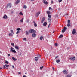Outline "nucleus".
<instances>
[{
    "label": "nucleus",
    "mask_w": 77,
    "mask_h": 77,
    "mask_svg": "<svg viewBox=\"0 0 77 77\" xmlns=\"http://www.w3.org/2000/svg\"><path fill=\"white\" fill-rule=\"evenodd\" d=\"M29 32L30 33H36V31L33 29H31L29 30Z\"/></svg>",
    "instance_id": "nucleus-1"
},
{
    "label": "nucleus",
    "mask_w": 77,
    "mask_h": 77,
    "mask_svg": "<svg viewBox=\"0 0 77 77\" xmlns=\"http://www.w3.org/2000/svg\"><path fill=\"white\" fill-rule=\"evenodd\" d=\"M10 49H11V50H10L11 52L12 51V52L14 53H16V51H15V49H14V48H13L12 47H11L10 48Z\"/></svg>",
    "instance_id": "nucleus-2"
},
{
    "label": "nucleus",
    "mask_w": 77,
    "mask_h": 77,
    "mask_svg": "<svg viewBox=\"0 0 77 77\" xmlns=\"http://www.w3.org/2000/svg\"><path fill=\"white\" fill-rule=\"evenodd\" d=\"M11 7H12V4L9 3L7 4V7L8 8H11Z\"/></svg>",
    "instance_id": "nucleus-3"
},
{
    "label": "nucleus",
    "mask_w": 77,
    "mask_h": 77,
    "mask_svg": "<svg viewBox=\"0 0 77 77\" xmlns=\"http://www.w3.org/2000/svg\"><path fill=\"white\" fill-rule=\"evenodd\" d=\"M67 28L66 27H64V29L62 30V32L63 33H65L66 30H67Z\"/></svg>",
    "instance_id": "nucleus-4"
},
{
    "label": "nucleus",
    "mask_w": 77,
    "mask_h": 77,
    "mask_svg": "<svg viewBox=\"0 0 77 77\" xmlns=\"http://www.w3.org/2000/svg\"><path fill=\"white\" fill-rule=\"evenodd\" d=\"M75 33H76V30H75V29H74L72 31V34H73V35H74Z\"/></svg>",
    "instance_id": "nucleus-5"
},
{
    "label": "nucleus",
    "mask_w": 77,
    "mask_h": 77,
    "mask_svg": "<svg viewBox=\"0 0 77 77\" xmlns=\"http://www.w3.org/2000/svg\"><path fill=\"white\" fill-rule=\"evenodd\" d=\"M40 13H41V12L40 11H39L38 12H37L35 14L36 16L38 17L39 15V14H40Z\"/></svg>",
    "instance_id": "nucleus-6"
},
{
    "label": "nucleus",
    "mask_w": 77,
    "mask_h": 77,
    "mask_svg": "<svg viewBox=\"0 0 77 77\" xmlns=\"http://www.w3.org/2000/svg\"><path fill=\"white\" fill-rule=\"evenodd\" d=\"M63 72L64 74H68V72L66 70H63Z\"/></svg>",
    "instance_id": "nucleus-7"
},
{
    "label": "nucleus",
    "mask_w": 77,
    "mask_h": 77,
    "mask_svg": "<svg viewBox=\"0 0 77 77\" xmlns=\"http://www.w3.org/2000/svg\"><path fill=\"white\" fill-rule=\"evenodd\" d=\"M70 59H71V60H74L75 59V57H70Z\"/></svg>",
    "instance_id": "nucleus-8"
},
{
    "label": "nucleus",
    "mask_w": 77,
    "mask_h": 77,
    "mask_svg": "<svg viewBox=\"0 0 77 77\" xmlns=\"http://www.w3.org/2000/svg\"><path fill=\"white\" fill-rule=\"evenodd\" d=\"M43 2L45 4V5H47L48 4V2L47 1L45 2V0H43Z\"/></svg>",
    "instance_id": "nucleus-9"
},
{
    "label": "nucleus",
    "mask_w": 77,
    "mask_h": 77,
    "mask_svg": "<svg viewBox=\"0 0 77 77\" xmlns=\"http://www.w3.org/2000/svg\"><path fill=\"white\" fill-rule=\"evenodd\" d=\"M32 37L35 38V37H36V35L35 33H34L32 34Z\"/></svg>",
    "instance_id": "nucleus-10"
},
{
    "label": "nucleus",
    "mask_w": 77,
    "mask_h": 77,
    "mask_svg": "<svg viewBox=\"0 0 77 77\" xmlns=\"http://www.w3.org/2000/svg\"><path fill=\"white\" fill-rule=\"evenodd\" d=\"M35 61L37 62V61H38V59H39V58L37 57H35Z\"/></svg>",
    "instance_id": "nucleus-11"
},
{
    "label": "nucleus",
    "mask_w": 77,
    "mask_h": 77,
    "mask_svg": "<svg viewBox=\"0 0 77 77\" xmlns=\"http://www.w3.org/2000/svg\"><path fill=\"white\" fill-rule=\"evenodd\" d=\"M45 20V18L44 17L43 18L41 21V23H43V22H44Z\"/></svg>",
    "instance_id": "nucleus-12"
},
{
    "label": "nucleus",
    "mask_w": 77,
    "mask_h": 77,
    "mask_svg": "<svg viewBox=\"0 0 77 77\" xmlns=\"http://www.w3.org/2000/svg\"><path fill=\"white\" fill-rule=\"evenodd\" d=\"M47 24V22H45L43 23V26H46Z\"/></svg>",
    "instance_id": "nucleus-13"
},
{
    "label": "nucleus",
    "mask_w": 77,
    "mask_h": 77,
    "mask_svg": "<svg viewBox=\"0 0 77 77\" xmlns=\"http://www.w3.org/2000/svg\"><path fill=\"white\" fill-rule=\"evenodd\" d=\"M15 48L17 50H18L19 49V47L17 45L15 46Z\"/></svg>",
    "instance_id": "nucleus-14"
},
{
    "label": "nucleus",
    "mask_w": 77,
    "mask_h": 77,
    "mask_svg": "<svg viewBox=\"0 0 77 77\" xmlns=\"http://www.w3.org/2000/svg\"><path fill=\"white\" fill-rule=\"evenodd\" d=\"M20 2V0H17L15 4L16 5H17V4H18V3Z\"/></svg>",
    "instance_id": "nucleus-15"
},
{
    "label": "nucleus",
    "mask_w": 77,
    "mask_h": 77,
    "mask_svg": "<svg viewBox=\"0 0 77 77\" xmlns=\"http://www.w3.org/2000/svg\"><path fill=\"white\" fill-rule=\"evenodd\" d=\"M33 23L34 24L35 27H37V24H36V23H35V21H33Z\"/></svg>",
    "instance_id": "nucleus-16"
},
{
    "label": "nucleus",
    "mask_w": 77,
    "mask_h": 77,
    "mask_svg": "<svg viewBox=\"0 0 77 77\" xmlns=\"http://www.w3.org/2000/svg\"><path fill=\"white\" fill-rule=\"evenodd\" d=\"M23 8H24V9H27V6L26 5H24L23 6Z\"/></svg>",
    "instance_id": "nucleus-17"
},
{
    "label": "nucleus",
    "mask_w": 77,
    "mask_h": 77,
    "mask_svg": "<svg viewBox=\"0 0 77 77\" xmlns=\"http://www.w3.org/2000/svg\"><path fill=\"white\" fill-rule=\"evenodd\" d=\"M3 18L5 19H6L7 18H8V17L6 15H5L3 17Z\"/></svg>",
    "instance_id": "nucleus-18"
},
{
    "label": "nucleus",
    "mask_w": 77,
    "mask_h": 77,
    "mask_svg": "<svg viewBox=\"0 0 77 77\" xmlns=\"http://www.w3.org/2000/svg\"><path fill=\"white\" fill-rule=\"evenodd\" d=\"M26 35H28L29 34V32L26 31Z\"/></svg>",
    "instance_id": "nucleus-19"
},
{
    "label": "nucleus",
    "mask_w": 77,
    "mask_h": 77,
    "mask_svg": "<svg viewBox=\"0 0 77 77\" xmlns=\"http://www.w3.org/2000/svg\"><path fill=\"white\" fill-rule=\"evenodd\" d=\"M12 59L14 60V61H16V60H17V59L14 57H12Z\"/></svg>",
    "instance_id": "nucleus-20"
},
{
    "label": "nucleus",
    "mask_w": 77,
    "mask_h": 77,
    "mask_svg": "<svg viewBox=\"0 0 77 77\" xmlns=\"http://www.w3.org/2000/svg\"><path fill=\"white\" fill-rule=\"evenodd\" d=\"M23 20H24V18H22V19L20 20L21 23H23Z\"/></svg>",
    "instance_id": "nucleus-21"
},
{
    "label": "nucleus",
    "mask_w": 77,
    "mask_h": 77,
    "mask_svg": "<svg viewBox=\"0 0 77 77\" xmlns=\"http://www.w3.org/2000/svg\"><path fill=\"white\" fill-rule=\"evenodd\" d=\"M48 20L49 22H50L51 21V18H48Z\"/></svg>",
    "instance_id": "nucleus-22"
},
{
    "label": "nucleus",
    "mask_w": 77,
    "mask_h": 77,
    "mask_svg": "<svg viewBox=\"0 0 77 77\" xmlns=\"http://www.w3.org/2000/svg\"><path fill=\"white\" fill-rule=\"evenodd\" d=\"M47 12L48 14H51V13H50V12L48 11H47Z\"/></svg>",
    "instance_id": "nucleus-23"
},
{
    "label": "nucleus",
    "mask_w": 77,
    "mask_h": 77,
    "mask_svg": "<svg viewBox=\"0 0 77 77\" xmlns=\"http://www.w3.org/2000/svg\"><path fill=\"white\" fill-rule=\"evenodd\" d=\"M48 18H51V16L50 15L48 14Z\"/></svg>",
    "instance_id": "nucleus-24"
},
{
    "label": "nucleus",
    "mask_w": 77,
    "mask_h": 77,
    "mask_svg": "<svg viewBox=\"0 0 77 77\" xmlns=\"http://www.w3.org/2000/svg\"><path fill=\"white\" fill-rule=\"evenodd\" d=\"M63 35H61L59 37V38H62L63 37Z\"/></svg>",
    "instance_id": "nucleus-25"
},
{
    "label": "nucleus",
    "mask_w": 77,
    "mask_h": 77,
    "mask_svg": "<svg viewBox=\"0 0 77 77\" xmlns=\"http://www.w3.org/2000/svg\"><path fill=\"white\" fill-rule=\"evenodd\" d=\"M9 36H12V34L11 33H9Z\"/></svg>",
    "instance_id": "nucleus-26"
},
{
    "label": "nucleus",
    "mask_w": 77,
    "mask_h": 77,
    "mask_svg": "<svg viewBox=\"0 0 77 77\" xmlns=\"http://www.w3.org/2000/svg\"><path fill=\"white\" fill-rule=\"evenodd\" d=\"M55 47H56V46H58V44L57 43H56L55 44Z\"/></svg>",
    "instance_id": "nucleus-27"
},
{
    "label": "nucleus",
    "mask_w": 77,
    "mask_h": 77,
    "mask_svg": "<svg viewBox=\"0 0 77 77\" xmlns=\"http://www.w3.org/2000/svg\"><path fill=\"white\" fill-rule=\"evenodd\" d=\"M56 62H57V63H59L60 62V60H56Z\"/></svg>",
    "instance_id": "nucleus-28"
},
{
    "label": "nucleus",
    "mask_w": 77,
    "mask_h": 77,
    "mask_svg": "<svg viewBox=\"0 0 77 77\" xmlns=\"http://www.w3.org/2000/svg\"><path fill=\"white\" fill-rule=\"evenodd\" d=\"M5 65L6 66L7 68L8 67H9V65H8L5 64Z\"/></svg>",
    "instance_id": "nucleus-29"
},
{
    "label": "nucleus",
    "mask_w": 77,
    "mask_h": 77,
    "mask_svg": "<svg viewBox=\"0 0 77 77\" xmlns=\"http://www.w3.org/2000/svg\"><path fill=\"white\" fill-rule=\"evenodd\" d=\"M67 26L68 27H69V26H70V24L69 23L67 25Z\"/></svg>",
    "instance_id": "nucleus-30"
},
{
    "label": "nucleus",
    "mask_w": 77,
    "mask_h": 77,
    "mask_svg": "<svg viewBox=\"0 0 77 77\" xmlns=\"http://www.w3.org/2000/svg\"><path fill=\"white\" fill-rule=\"evenodd\" d=\"M23 41H27V38H25L23 39Z\"/></svg>",
    "instance_id": "nucleus-31"
},
{
    "label": "nucleus",
    "mask_w": 77,
    "mask_h": 77,
    "mask_svg": "<svg viewBox=\"0 0 77 77\" xmlns=\"http://www.w3.org/2000/svg\"><path fill=\"white\" fill-rule=\"evenodd\" d=\"M67 21H68V24H69V23H70V20H68Z\"/></svg>",
    "instance_id": "nucleus-32"
},
{
    "label": "nucleus",
    "mask_w": 77,
    "mask_h": 77,
    "mask_svg": "<svg viewBox=\"0 0 77 77\" xmlns=\"http://www.w3.org/2000/svg\"><path fill=\"white\" fill-rule=\"evenodd\" d=\"M5 63H6L7 64H8V61L6 60Z\"/></svg>",
    "instance_id": "nucleus-33"
},
{
    "label": "nucleus",
    "mask_w": 77,
    "mask_h": 77,
    "mask_svg": "<svg viewBox=\"0 0 77 77\" xmlns=\"http://www.w3.org/2000/svg\"><path fill=\"white\" fill-rule=\"evenodd\" d=\"M66 77H71V75H68Z\"/></svg>",
    "instance_id": "nucleus-34"
},
{
    "label": "nucleus",
    "mask_w": 77,
    "mask_h": 77,
    "mask_svg": "<svg viewBox=\"0 0 77 77\" xmlns=\"http://www.w3.org/2000/svg\"><path fill=\"white\" fill-rule=\"evenodd\" d=\"M40 40H42V39H43V37L41 36V37H40Z\"/></svg>",
    "instance_id": "nucleus-35"
},
{
    "label": "nucleus",
    "mask_w": 77,
    "mask_h": 77,
    "mask_svg": "<svg viewBox=\"0 0 77 77\" xmlns=\"http://www.w3.org/2000/svg\"><path fill=\"white\" fill-rule=\"evenodd\" d=\"M19 14H20V15H23V13H22V12H20Z\"/></svg>",
    "instance_id": "nucleus-36"
},
{
    "label": "nucleus",
    "mask_w": 77,
    "mask_h": 77,
    "mask_svg": "<svg viewBox=\"0 0 77 77\" xmlns=\"http://www.w3.org/2000/svg\"><path fill=\"white\" fill-rule=\"evenodd\" d=\"M51 25V24L50 23H49L48 25V28H49V27H50V26Z\"/></svg>",
    "instance_id": "nucleus-37"
},
{
    "label": "nucleus",
    "mask_w": 77,
    "mask_h": 77,
    "mask_svg": "<svg viewBox=\"0 0 77 77\" xmlns=\"http://www.w3.org/2000/svg\"><path fill=\"white\" fill-rule=\"evenodd\" d=\"M11 32L12 33H14V31L13 30H11Z\"/></svg>",
    "instance_id": "nucleus-38"
},
{
    "label": "nucleus",
    "mask_w": 77,
    "mask_h": 77,
    "mask_svg": "<svg viewBox=\"0 0 77 77\" xmlns=\"http://www.w3.org/2000/svg\"><path fill=\"white\" fill-rule=\"evenodd\" d=\"M62 0H58V2L59 3H60V2H62Z\"/></svg>",
    "instance_id": "nucleus-39"
},
{
    "label": "nucleus",
    "mask_w": 77,
    "mask_h": 77,
    "mask_svg": "<svg viewBox=\"0 0 77 77\" xmlns=\"http://www.w3.org/2000/svg\"><path fill=\"white\" fill-rule=\"evenodd\" d=\"M41 57V55H38V58H39L40 57Z\"/></svg>",
    "instance_id": "nucleus-40"
},
{
    "label": "nucleus",
    "mask_w": 77,
    "mask_h": 77,
    "mask_svg": "<svg viewBox=\"0 0 77 77\" xmlns=\"http://www.w3.org/2000/svg\"><path fill=\"white\" fill-rule=\"evenodd\" d=\"M44 67V66H42V67H40V69H42V68H43V67Z\"/></svg>",
    "instance_id": "nucleus-41"
},
{
    "label": "nucleus",
    "mask_w": 77,
    "mask_h": 77,
    "mask_svg": "<svg viewBox=\"0 0 77 77\" xmlns=\"http://www.w3.org/2000/svg\"><path fill=\"white\" fill-rule=\"evenodd\" d=\"M20 33V32L19 31H18L16 32V34H18Z\"/></svg>",
    "instance_id": "nucleus-42"
},
{
    "label": "nucleus",
    "mask_w": 77,
    "mask_h": 77,
    "mask_svg": "<svg viewBox=\"0 0 77 77\" xmlns=\"http://www.w3.org/2000/svg\"><path fill=\"white\" fill-rule=\"evenodd\" d=\"M26 22L27 23H29V20L27 19L26 20Z\"/></svg>",
    "instance_id": "nucleus-43"
},
{
    "label": "nucleus",
    "mask_w": 77,
    "mask_h": 77,
    "mask_svg": "<svg viewBox=\"0 0 77 77\" xmlns=\"http://www.w3.org/2000/svg\"><path fill=\"white\" fill-rule=\"evenodd\" d=\"M11 45H12L13 47H14V43H11Z\"/></svg>",
    "instance_id": "nucleus-44"
},
{
    "label": "nucleus",
    "mask_w": 77,
    "mask_h": 77,
    "mask_svg": "<svg viewBox=\"0 0 77 77\" xmlns=\"http://www.w3.org/2000/svg\"><path fill=\"white\" fill-rule=\"evenodd\" d=\"M3 68L5 69V68H6V66H5V65H3Z\"/></svg>",
    "instance_id": "nucleus-45"
},
{
    "label": "nucleus",
    "mask_w": 77,
    "mask_h": 77,
    "mask_svg": "<svg viewBox=\"0 0 77 77\" xmlns=\"http://www.w3.org/2000/svg\"><path fill=\"white\" fill-rule=\"evenodd\" d=\"M54 69H55L54 67H52V69H53V71H54Z\"/></svg>",
    "instance_id": "nucleus-46"
},
{
    "label": "nucleus",
    "mask_w": 77,
    "mask_h": 77,
    "mask_svg": "<svg viewBox=\"0 0 77 77\" xmlns=\"http://www.w3.org/2000/svg\"><path fill=\"white\" fill-rule=\"evenodd\" d=\"M20 30V28H18L17 29V30L19 31Z\"/></svg>",
    "instance_id": "nucleus-47"
},
{
    "label": "nucleus",
    "mask_w": 77,
    "mask_h": 77,
    "mask_svg": "<svg viewBox=\"0 0 77 77\" xmlns=\"http://www.w3.org/2000/svg\"><path fill=\"white\" fill-rule=\"evenodd\" d=\"M49 10H50V9H51V10H52V8H51V7H49Z\"/></svg>",
    "instance_id": "nucleus-48"
},
{
    "label": "nucleus",
    "mask_w": 77,
    "mask_h": 77,
    "mask_svg": "<svg viewBox=\"0 0 77 77\" xmlns=\"http://www.w3.org/2000/svg\"><path fill=\"white\" fill-rule=\"evenodd\" d=\"M12 66L13 68H15V67L14 66Z\"/></svg>",
    "instance_id": "nucleus-49"
},
{
    "label": "nucleus",
    "mask_w": 77,
    "mask_h": 77,
    "mask_svg": "<svg viewBox=\"0 0 77 77\" xmlns=\"http://www.w3.org/2000/svg\"><path fill=\"white\" fill-rule=\"evenodd\" d=\"M18 74H21V72H18Z\"/></svg>",
    "instance_id": "nucleus-50"
},
{
    "label": "nucleus",
    "mask_w": 77,
    "mask_h": 77,
    "mask_svg": "<svg viewBox=\"0 0 77 77\" xmlns=\"http://www.w3.org/2000/svg\"><path fill=\"white\" fill-rule=\"evenodd\" d=\"M51 3H52H52H53V1H51Z\"/></svg>",
    "instance_id": "nucleus-51"
},
{
    "label": "nucleus",
    "mask_w": 77,
    "mask_h": 77,
    "mask_svg": "<svg viewBox=\"0 0 77 77\" xmlns=\"http://www.w3.org/2000/svg\"><path fill=\"white\" fill-rule=\"evenodd\" d=\"M11 14H13V13H14V12L13 11H11Z\"/></svg>",
    "instance_id": "nucleus-52"
},
{
    "label": "nucleus",
    "mask_w": 77,
    "mask_h": 77,
    "mask_svg": "<svg viewBox=\"0 0 77 77\" xmlns=\"http://www.w3.org/2000/svg\"><path fill=\"white\" fill-rule=\"evenodd\" d=\"M58 56H57L55 57V59H57V57H58Z\"/></svg>",
    "instance_id": "nucleus-53"
},
{
    "label": "nucleus",
    "mask_w": 77,
    "mask_h": 77,
    "mask_svg": "<svg viewBox=\"0 0 77 77\" xmlns=\"http://www.w3.org/2000/svg\"><path fill=\"white\" fill-rule=\"evenodd\" d=\"M23 77H27V76H26V75H23Z\"/></svg>",
    "instance_id": "nucleus-54"
},
{
    "label": "nucleus",
    "mask_w": 77,
    "mask_h": 77,
    "mask_svg": "<svg viewBox=\"0 0 77 77\" xmlns=\"http://www.w3.org/2000/svg\"><path fill=\"white\" fill-rule=\"evenodd\" d=\"M34 0H31V2H33Z\"/></svg>",
    "instance_id": "nucleus-55"
},
{
    "label": "nucleus",
    "mask_w": 77,
    "mask_h": 77,
    "mask_svg": "<svg viewBox=\"0 0 77 77\" xmlns=\"http://www.w3.org/2000/svg\"><path fill=\"white\" fill-rule=\"evenodd\" d=\"M54 31H53V33H54Z\"/></svg>",
    "instance_id": "nucleus-56"
},
{
    "label": "nucleus",
    "mask_w": 77,
    "mask_h": 77,
    "mask_svg": "<svg viewBox=\"0 0 77 77\" xmlns=\"http://www.w3.org/2000/svg\"><path fill=\"white\" fill-rule=\"evenodd\" d=\"M10 56V54H8V56Z\"/></svg>",
    "instance_id": "nucleus-57"
},
{
    "label": "nucleus",
    "mask_w": 77,
    "mask_h": 77,
    "mask_svg": "<svg viewBox=\"0 0 77 77\" xmlns=\"http://www.w3.org/2000/svg\"><path fill=\"white\" fill-rule=\"evenodd\" d=\"M2 69V68H0V69Z\"/></svg>",
    "instance_id": "nucleus-58"
},
{
    "label": "nucleus",
    "mask_w": 77,
    "mask_h": 77,
    "mask_svg": "<svg viewBox=\"0 0 77 77\" xmlns=\"http://www.w3.org/2000/svg\"><path fill=\"white\" fill-rule=\"evenodd\" d=\"M7 69H8V67L6 68Z\"/></svg>",
    "instance_id": "nucleus-59"
},
{
    "label": "nucleus",
    "mask_w": 77,
    "mask_h": 77,
    "mask_svg": "<svg viewBox=\"0 0 77 77\" xmlns=\"http://www.w3.org/2000/svg\"><path fill=\"white\" fill-rule=\"evenodd\" d=\"M0 53H1V52L0 51Z\"/></svg>",
    "instance_id": "nucleus-60"
},
{
    "label": "nucleus",
    "mask_w": 77,
    "mask_h": 77,
    "mask_svg": "<svg viewBox=\"0 0 77 77\" xmlns=\"http://www.w3.org/2000/svg\"><path fill=\"white\" fill-rule=\"evenodd\" d=\"M25 74H26V73Z\"/></svg>",
    "instance_id": "nucleus-61"
}]
</instances>
